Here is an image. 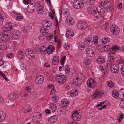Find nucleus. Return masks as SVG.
<instances>
[{
  "label": "nucleus",
  "instance_id": "58",
  "mask_svg": "<svg viewBox=\"0 0 124 124\" xmlns=\"http://www.w3.org/2000/svg\"><path fill=\"white\" fill-rule=\"evenodd\" d=\"M23 17L21 16H18L16 18V19L17 20L21 21Z\"/></svg>",
  "mask_w": 124,
  "mask_h": 124
},
{
  "label": "nucleus",
  "instance_id": "49",
  "mask_svg": "<svg viewBox=\"0 0 124 124\" xmlns=\"http://www.w3.org/2000/svg\"><path fill=\"white\" fill-rule=\"evenodd\" d=\"M66 58V56L62 57L60 61V63L63 66L64 63L65 62V60Z\"/></svg>",
  "mask_w": 124,
  "mask_h": 124
},
{
  "label": "nucleus",
  "instance_id": "22",
  "mask_svg": "<svg viewBox=\"0 0 124 124\" xmlns=\"http://www.w3.org/2000/svg\"><path fill=\"white\" fill-rule=\"evenodd\" d=\"M119 47L116 45H113L112 46L110 47V52H113L115 53L117 50L119 49Z\"/></svg>",
  "mask_w": 124,
  "mask_h": 124
},
{
  "label": "nucleus",
  "instance_id": "1",
  "mask_svg": "<svg viewBox=\"0 0 124 124\" xmlns=\"http://www.w3.org/2000/svg\"><path fill=\"white\" fill-rule=\"evenodd\" d=\"M20 33L19 31L17 30L13 29L11 32H7L6 34L0 35V39L3 41H8L10 39V37L12 38H16V37H20Z\"/></svg>",
  "mask_w": 124,
  "mask_h": 124
},
{
  "label": "nucleus",
  "instance_id": "62",
  "mask_svg": "<svg viewBox=\"0 0 124 124\" xmlns=\"http://www.w3.org/2000/svg\"><path fill=\"white\" fill-rule=\"evenodd\" d=\"M55 92V89L53 88L51 89V91L50 93L51 94H53Z\"/></svg>",
  "mask_w": 124,
  "mask_h": 124
},
{
  "label": "nucleus",
  "instance_id": "17",
  "mask_svg": "<svg viewBox=\"0 0 124 124\" xmlns=\"http://www.w3.org/2000/svg\"><path fill=\"white\" fill-rule=\"evenodd\" d=\"M74 33L72 30H68L66 31V33L65 35L67 38H70L73 35Z\"/></svg>",
  "mask_w": 124,
  "mask_h": 124
},
{
  "label": "nucleus",
  "instance_id": "48",
  "mask_svg": "<svg viewBox=\"0 0 124 124\" xmlns=\"http://www.w3.org/2000/svg\"><path fill=\"white\" fill-rule=\"evenodd\" d=\"M48 49H50V50H51V53H53L54 51L55 50V48L52 45H49L48 47Z\"/></svg>",
  "mask_w": 124,
  "mask_h": 124
},
{
  "label": "nucleus",
  "instance_id": "9",
  "mask_svg": "<svg viewBox=\"0 0 124 124\" xmlns=\"http://www.w3.org/2000/svg\"><path fill=\"white\" fill-rule=\"evenodd\" d=\"M84 41L86 45L88 46H91L93 43L92 38L90 37L85 39Z\"/></svg>",
  "mask_w": 124,
  "mask_h": 124
},
{
  "label": "nucleus",
  "instance_id": "4",
  "mask_svg": "<svg viewBox=\"0 0 124 124\" xmlns=\"http://www.w3.org/2000/svg\"><path fill=\"white\" fill-rule=\"evenodd\" d=\"M56 80L59 83H61L63 84L66 81V77L65 75H62V74H60L57 75L56 77Z\"/></svg>",
  "mask_w": 124,
  "mask_h": 124
},
{
  "label": "nucleus",
  "instance_id": "46",
  "mask_svg": "<svg viewBox=\"0 0 124 124\" xmlns=\"http://www.w3.org/2000/svg\"><path fill=\"white\" fill-rule=\"evenodd\" d=\"M46 49H45L43 47L42 48H41L40 49H39V51H40V52L42 54H45L46 53Z\"/></svg>",
  "mask_w": 124,
  "mask_h": 124
},
{
  "label": "nucleus",
  "instance_id": "55",
  "mask_svg": "<svg viewBox=\"0 0 124 124\" xmlns=\"http://www.w3.org/2000/svg\"><path fill=\"white\" fill-rule=\"evenodd\" d=\"M98 36L96 37V38H93V41L94 42L95 41V42H94V44H96L97 43H98Z\"/></svg>",
  "mask_w": 124,
  "mask_h": 124
},
{
  "label": "nucleus",
  "instance_id": "40",
  "mask_svg": "<svg viewBox=\"0 0 124 124\" xmlns=\"http://www.w3.org/2000/svg\"><path fill=\"white\" fill-rule=\"evenodd\" d=\"M90 61L89 59L87 58H86L84 60V62L85 65H88L90 63Z\"/></svg>",
  "mask_w": 124,
  "mask_h": 124
},
{
  "label": "nucleus",
  "instance_id": "60",
  "mask_svg": "<svg viewBox=\"0 0 124 124\" xmlns=\"http://www.w3.org/2000/svg\"><path fill=\"white\" fill-rule=\"evenodd\" d=\"M23 2L24 4L27 5L29 3V0H23Z\"/></svg>",
  "mask_w": 124,
  "mask_h": 124
},
{
  "label": "nucleus",
  "instance_id": "19",
  "mask_svg": "<svg viewBox=\"0 0 124 124\" xmlns=\"http://www.w3.org/2000/svg\"><path fill=\"white\" fill-rule=\"evenodd\" d=\"M40 32L43 35H47L49 32L48 29H47V28H45L43 27L41 28Z\"/></svg>",
  "mask_w": 124,
  "mask_h": 124
},
{
  "label": "nucleus",
  "instance_id": "20",
  "mask_svg": "<svg viewBox=\"0 0 124 124\" xmlns=\"http://www.w3.org/2000/svg\"><path fill=\"white\" fill-rule=\"evenodd\" d=\"M43 80L44 78L43 77L41 78L40 76H38L35 79V83L36 84H40L42 83Z\"/></svg>",
  "mask_w": 124,
  "mask_h": 124
},
{
  "label": "nucleus",
  "instance_id": "30",
  "mask_svg": "<svg viewBox=\"0 0 124 124\" xmlns=\"http://www.w3.org/2000/svg\"><path fill=\"white\" fill-rule=\"evenodd\" d=\"M85 45L84 43L82 42H79L78 44L79 48L81 50H83L85 47Z\"/></svg>",
  "mask_w": 124,
  "mask_h": 124
},
{
  "label": "nucleus",
  "instance_id": "11",
  "mask_svg": "<svg viewBox=\"0 0 124 124\" xmlns=\"http://www.w3.org/2000/svg\"><path fill=\"white\" fill-rule=\"evenodd\" d=\"M82 78L81 77H77L74 78L73 83L76 85H78L81 83Z\"/></svg>",
  "mask_w": 124,
  "mask_h": 124
},
{
  "label": "nucleus",
  "instance_id": "16",
  "mask_svg": "<svg viewBox=\"0 0 124 124\" xmlns=\"http://www.w3.org/2000/svg\"><path fill=\"white\" fill-rule=\"evenodd\" d=\"M58 117L57 115H54L49 117L48 119V121L50 123H54L56 121Z\"/></svg>",
  "mask_w": 124,
  "mask_h": 124
},
{
  "label": "nucleus",
  "instance_id": "15",
  "mask_svg": "<svg viewBox=\"0 0 124 124\" xmlns=\"http://www.w3.org/2000/svg\"><path fill=\"white\" fill-rule=\"evenodd\" d=\"M103 93L102 92L98 91L93 93L92 96L93 98L96 99L102 96Z\"/></svg>",
  "mask_w": 124,
  "mask_h": 124
},
{
  "label": "nucleus",
  "instance_id": "52",
  "mask_svg": "<svg viewBox=\"0 0 124 124\" xmlns=\"http://www.w3.org/2000/svg\"><path fill=\"white\" fill-rule=\"evenodd\" d=\"M106 9L108 11H111L112 9V6L111 4H109L107 6L106 8Z\"/></svg>",
  "mask_w": 124,
  "mask_h": 124
},
{
  "label": "nucleus",
  "instance_id": "53",
  "mask_svg": "<svg viewBox=\"0 0 124 124\" xmlns=\"http://www.w3.org/2000/svg\"><path fill=\"white\" fill-rule=\"evenodd\" d=\"M59 97L56 95H54L52 97V100L53 101H54V102L56 100L58 99Z\"/></svg>",
  "mask_w": 124,
  "mask_h": 124
},
{
  "label": "nucleus",
  "instance_id": "61",
  "mask_svg": "<svg viewBox=\"0 0 124 124\" xmlns=\"http://www.w3.org/2000/svg\"><path fill=\"white\" fill-rule=\"evenodd\" d=\"M25 89L27 90L28 93H30L31 92V89L29 87H26L25 88Z\"/></svg>",
  "mask_w": 124,
  "mask_h": 124
},
{
  "label": "nucleus",
  "instance_id": "35",
  "mask_svg": "<svg viewBox=\"0 0 124 124\" xmlns=\"http://www.w3.org/2000/svg\"><path fill=\"white\" fill-rule=\"evenodd\" d=\"M97 48L99 51L100 52H102L104 50V45L100 44L98 45L97 46Z\"/></svg>",
  "mask_w": 124,
  "mask_h": 124
},
{
  "label": "nucleus",
  "instance_id": "37",
  "mask_svg": "<svg viewBox=\"0 0 124 124\" xmlns=\"http://www.w3.org/2000/svg\"><path fill=\"white\" fill-rule=\"evenodd\" d=\"M72 92V91L71 92L70 96L71 97L75 96L78 95V92L77 90H76L75 91H73V92Z\"/></svg>",
  "mask_w": 124,
  "mask_h": 124
},
{
  "label": "nucleus",
  "instance_id": "64",
  "mask_svg": "<svg viewBox=\"0 0 124 124\" xmlns=\"http://www.w3.org/2000/svg\"><path fill=\"white\" fill-rule=\"evenodd\" d=\"M40 113L39 112H35L34 113L33 115L34 116H36L37 117L38 116H40Z\"/></svg>",
  "mask_w": 124,
  "mask_h": 124
},
{
  "label": "nucleus",
  "instance_id": "13",
  "mask_svg": "<svg viewBox=\"0 0 124 124\" xmlns=\"http://www.w3.org/2000/svg\"><path fill=\"white\" fill-rule=\"evenodd\" d=\"M35 8L33 4H30L27 8V10L29 13H31L33 12Z\"/></svg>",
  "mask_w": 124,
  "mask_h": 124
},
{
  "label": "nucleus",
  "instance_id": "57",
  "mask_svg": "<svg viewBox=\"0 0 124 124\" xmlns=\"http://www.w3.org/2000/svg\"><path fill=\"white\" fill-rule=\"evenodd\" d=\"M109 24L108 23V22H106L104 26L105 28V29H107L109 28Z\"/></svg>",
  "mask_w": 124,
  "mask_h": 124
},
{
  "label": "nucleus",
  "instance_id": "50",
  "mask_svg": "<svg viewBox=\"0 0 124 124\" xmlns=\"http://www.w3.org/2000/svg\"><path fill=\"white\" fill-rule=\"evenodd\" d=\"M124 101V98H122L121 100L120 101V103L119 104L120 106L123 108H124V102L123 101Z\"/></svg>",
  "mask_w": 124,
  "mask_h": 124
},
{
  "label": "nucleus",
  "instance_id": "10",
  "mask_svg": "<svg viewBox=\"0 0 124 124\" xmlns=\"http://www.w3.org/2000/svg\"><path fill=\"white\" fill-rule=\"evenodd\" d=\"M78 28L80 29H84L87 27V24L86 23L82 21L79 22L77 24Z\"/></svg>",
  "mask_w": 124,
  "mask_h": 124
},
{
  "label": "nucleus",
  "instance_id": "47",
  "mask_svg": "<svg viewBox=\"0 0 124 124\" xmlns=\"http://www.w3.org/2000/svg\"><path fill=\"white\" fill-rule=\"evenodd\" d=\"M32 120L34 123H37L39 121V120H38L36 116H35L33 115L32 117Z\"/></svg>",
  "mask_w": 124,
  "mask_h": 124
},
{
  "label": "nucleus",
  "instance_id": "5",
  "mask_svg": "<svg viewBox=\"0 0 124 124\" xmlns=\"http://www.w3.org/2000/svg\"><path fill=\"white\" fill-rule=\"evenodd\" d=\"M87 85L88 87L92 88H94L96 85V83L94 79H89L86 82Z\"/></svg>",
  "mask_w": 124,
  "mask_h": 124
},
{
  "label": "nucleus",
  "instance_id": "43",
  "mask_svg": "<svg viewBox=\"0 0 124 124\" xmlns=\"http://www.w3.org/2000/svg\"><path fill=\"white\" fill-rule=\"evenodd\" d=\"M107 85L108 86L111 88H113L114 87V85L113 84V82L111 81H108Z\"/></svg>",
  "mask_w": 124,
  "mask_h": 124
},
{
  "label": "nucleus",
  "instance_id": "2",
  "mask_svg": "<svg viewBox=\"0 0 124 124\" xmlns=\"http://www.w3.org/2000/svg\"><path fill=\"white\" fill-rule=\"evenodd\" d=\"M89 13L91 14H94L97 13L99 14H102L105 12V9L103 7H98L96 10L94 8L90 7L88 8Z\"/></svg>",
  "mask_w": 124,
  "mask_h": 124
},
{
  "label": "nucleus",
  "instance_id": "31",
  "mask_svg": "<svg viewBox=\"0 0 124 124\" xmlns=\"http://www.w3.org/2000/svg\"><path fill=\"white\" fill-rule=\"evenodd\" d=\"M73 6L74 8L77 9L81 8L83 7H82L80 5L78 4L77 3L74 1L73 2Z\"/></svg>",
  "mask_w": 124,
  "mask_h": 124
},
{
  "label": "nucleus",
  "instance_id": "3",
  "mask_svg": "<svg viewBox=\"0 0 124 124\" xmlns=\"http://www.w3.org/2000/svg\"><path fill=\"white\" fill-rule=\"evenodd\" d=\"M112 96L115 98L118 96L120 99L124 97V89L120 90L118 93L115 90H113L112 92Z\"/></svg>",
  "mask_w": 124,
  "mask_h": 124
},
{
  "label": "nucleus",
  "instance_id": "39",
  "mask_svg": "<svg viewBox=\"0 0 124 124\" xmlns=\"http://www.w3.org/2000/svg\"><path fill=\"white\" fill-rule=\"evenodd\" d=\"M115 58L112 57L111 56H109L108 57V65L107 66H108V64L110 62H111L113 61L114 60Z\"/></svg>",
  "mask_w": 124,
  "mask_h": 124
},
{
  "label": "nucleus",
  "instance_id": "63",
  "mask_svg": "<svg viewBox=\"0 0 124 124\" xmlns=\"http://www.w3.org/2000/svg\"><path fill=\"white\" fill-rule=\"evenodd\" d=\"M122 6V4L121 3H118V5H117V8L118 9H121Z\"/></svg>",
  "mask_w": 124,
  "mask_h": 124
},
{
  "label": "nucleus",
  "instance_id": "41",
  "mask_svg": "<svg viewBox=\"0 0 124 124\" xmlns=\"http://www.w3.org/2000/svg\"><path fill=\"white\" fill-rule=\"evenodd\" d=\"M65 69L66 72L67 73H69L70 72V68L69 66L66 65L65 67Z\"/></svg>",
  "mask_w": 124,
  "mask_h": 124
},
{
  "label": "nucleus",
  "instance_id": "51",
  "mask_svg": "<svg viewBox=\"0 0 124 124\" xmlns=\"http://www.w3.org/2000/svg\"><path fill=\"white\" fill-rule=\"evenodd\" d=\"M78 115H80L78 113V112L77 111L74 112L71 116V117L73 118V117H75L76 116H78Z\"/></svg>",
  "mask_w": 124,
  "mask_h": 124
},
{
  "label": "nucleus",
  "instance_id": "33",
  "mask_svg": "<svg viewBox=\"0 0 124 124\" xmlns=\"http://www.w3.org/2000/svg\"><path fill=\"white\" fill-rule=\"evenodd\" d=\"M95 2V0H87L86 3L87 5H92L94 4Z\"/></svg>",
  "mask_w": 124,
  "mask_h": 124
},
{
  "label": "nucleus",
  "instance_id": "38",
  "mask_svg": "<svg viewBox=\"0 0 124 124\" xmlns=\"http://www.w3.org/2000/svg\"><path fill=\"white\" fill-rule=\"evenodd\" d=\"M81 117L82 116L80 115H78V116L73 117L72 119L75 121H78L81 119Z\"/></svg>",
  "mask_w": 124,
  "mask_h": 124
},
{
  "label": "nucleus",
  "instance_id": "23",
  "mask_svg": "<svg viewBox=\"0 0 124 124\" xmlns=\"http://www.w3.org/2000/svg\"><path fill=\"white\" fill-rule=\"evenodd\" d=\"M111 70L114 73H117L118 72L119 68L117 64H116L113 68H111Z\"/></svg>",
  "mask_w": 124,
  "mask_h": 124
},
{
  "label": "nucleus",
  "instance_id": "14",
  "mask_svg": "<svg viewBox=\"0 0 124 124\" xmlns=\"http://www.w3.org/2000/svg\"><path fill=\"white\" fill-rule=\"evenodd\" d=\"M52 23L50 21H48L47 20H45L42 23V25L43 27L45 28L46 27H51Z\"/></svg>",
  "mask_w": 124,
  "mask_h": 124
},
{
  "label": "nucleus",
  "instance_id": "6",
  "mask_svg": "<svg viewBox=\"0 0 124 124\" xmlns=\"http://www.w3.org/2000/svg\"><path fill=\"white\" fill-rule=\"evenodd\" d=\"M110 30L112 33L115 35H117L120 31L118 27L114 25L112 26L110 28Z\"/></svg>",
  "mask_w": 124,
  "mask_h": 124
},
{
  "label": "nucleus",
  "instance_id": "45",
  "mask_svg": "<svg viewBox=\"0 0 124 124\" xmlns=\"http://www.w3.org/2000/svg\"><path fill=\"white\" fill-rule=\"evenodd\" d=\"M34 55L35 54L34 53L31 52L29 54V55H28V57L29 58H34Z\"/></svg>",
  "mask_w": 124,
  "mask_h": 124
},
{
  "label": "nucleus",
  "instance_id": "28",
  "mask_svg": "<svg viewBox=\"0 0 124 124\" xmlns=\"http://www.w3.org/2000/svg\"><path fill=\"white\" fill-rule=\"evenodd\" d=\"M48 35L46 36V39L48 41H50L53 39V36L52 33H48L47 34Z\"/></svg>",
  "mask_w": 124,
  "mask_h": 124
},
{
  "label": "nucleus",
  "instance_id": "7",
  "mask_svg": "<svg viewBox=\"0 0 124 124\" xmlns=\"http://www.w3.org/2000/svg\"><path fill=\"white\" fill-rule=\"evenodd\" d=\"M12 28V26L9 24H6L3 27L2 29L3 31L5 33H2L0 34V35H2L3 33L6 34L7 32H10V31Z\"/></svg>",
  "mask_w": 124,
  "mask_h": 124
},
{
  "label": "nucleus",
  "instance_id": "59",
  "mask_svg": "<svg viewBox=\"0 0 124 124\" xmlns=\"http://www.w3.org/2000/svg\"><path fill=\"white\" fill-rule=\"evenodd\" d=\"M107 40L106 37L103 38L102 39V42L104 44H105L107 43Z\"/></svg>",
  "mask_w": 124,
  "mask_h": 124
},
{
  "label": "nucleus",
  "instance_id": "26",
  "mask_svg": "<svg viewBox=\"0 0 124 124\" xmlns=\"http://www.w3.org/2000/svg\"><path fill=\"white\" fill-rule=\"evenodd\" d=\"M97 62L98 63L101 64L105 62V59L103 57H99L97 59Z\"/></svg>",
  "mask_w": 124,
  "mask_h": 124
},
{
  "label": "nucleus",
  "instance_id": "32",
  "mask_svg": "<svg viewBox=\"0 0 124 124\" xmlns=\"http://www.w3.org/2000/svg\"><path fill=\"white\" fill-rule=\"evenodd\" d=\"M50 108L52 109L53 112H54L57 108L56 105L54 104H52L50 106Z\"/></svg>",
  "mask_w": 124,
  "mask_h": 124
},
{
  "label": "nucleus",
  "instance_id": "56",
  "mask_svg": "<svg viewBox=\"0 0 124 124\" xmlns=\"http://www.w3.org/2000/svg\"><path fill=\"white\" fill-rule=\"evenodd\" d=\"M120 70L122 74L124 76V64L122 66Z\"/></svg>",
  "mask_w": 124,
  "mask_h": 124
},
{
  "label": "nucleus",
  "instance_id": "21",
  "mask_svg": "<svg viewBox=\"0 0 124 124\" xmlns=\"http://www.w3.org/2000/svg\"><path fill=\"white\" fill-rule=\"evenodd\" d=\"M66 22L69 25H71L74 24V22L73 19H70L69 17L66 18Z\"/></svg>",
  "mask_w": 124,
  "mask_h": 124
},
{
  "label": "nucleus",
  "instance_id": "44",
  "mask_svg": "<svg viewBox=\"0 0 124 124\" xmlns=\"http://www.w3.org/2000/svg\"><path fill=\"white\" fill-rule=\"evenodd\" d=\"M38 7L39 8L38 9V13L40 14H42V13L44 12L42 9V7H41V6H39Z\"/></svg>",
  "mask_w": 124,
  "mask_h": 124
},
{
  "label": "nucleus",
  "instance_id": "34",
  "mask_svg": "<svg viewBox=\"0 0 124 124\" xmlns=\"http://www.w3.org/2000/svg\"><path fill=\"white\" fill-rule=\"evenodd\" d=\"M7 48L6 45L4 43H0V49L4 50Z\"/></svg>",
  "mask_w": 124,
  "mask_h": 124
},
{
  "label": "nucleus",
  "instance_id": "54",
  "mask_svg": "<svg viewBox=\"0 0 124 124\" xmlns=\"http://www.w3.org/2000/svg\"><path fill=\"white\" fill-rule=\"evenodd\" d=\"M64 48L66 50H68L69 49L70 47V45H68L66 44H64Z\"/></svg>",
  "mask_w": 124,
  "mask_h": 124
},
{
  "label": "nucleus",
  "instance_id": "24",
  "mask_svg": "<svg viewBox=\"0 0 124 124\" xmlns=\"http://www.w3.org/2000/svg\"><path fill=\"white\" fill-rule=\"evenodd\" d=\"M23 111L24 113H26V112H29L31 111V108H29V105H26L23 108Z\"/></svg>",
  "mask_w": 124,
  "mask_h": 124
},
{
  "label": "nucleus",
  "instance_id": "18",
  "mask_svg": "<svg viewBox=\"0 0 124 124\" xmlns=\"http://www.w3.org/2000/svg\"><path fill=\"white\" fill-rule=\"evenodd\" d=\"M6 14L4 12H0V25L3 24V20L6 17Z\"/></svg>",
  "mask_w": 124,
  "mask_h": 124
},
{
  "label": "nucleus",
  "instance_id": "8",
  "mask_svg": "<svg viewBox=\"0 0 124 124\" xmlns=\"http://www.w3.org/2000/svg\"><path fill=\"white\" fill-rule=\"evenodd\" d=\"M95 51V48L94 47H91L87 48L86 53L88 56L91 57L93 56Z\"/></svg>",
  "mask_w": 124,
  "mask_h": 124
},
{
  "label": "nucleus",
  "instance_id": "36",
  "mask_svg": "<svg viewBox=\"0 0 124 124\" xmlns=\"http://www.w3.org/2000/svg\"><path fill=\"white\" fill-rule=\"evenodd\" d=\"M74 1L80 5L82 7H83L84 6V1L83 0H74Z\"/></svg>",
  "mask_w": 124,
  "mask_h": 124
},
{
  "label": "nucleus",
  "instance_id": "29",
  "mask_svg": "<svg viewBox=\"0 0 124 124\" xmlns=\"http://www.w3.org/2000/svg\"><path fill=\"white\" fill-rule=\"evenodd\" d=\"M6 117V115L5 113L2 111H0V120H4Z\"/></svg>",
  "mask_w": 124,
  "mask_h": 124
},
{
  "label": "nucleus",
  "instance_id": "42",
  "mask_svg": "<svg viewBox=\"0 0 124 124\" xmlns=\"http://www.w3.org/2000/svg\"><path fill=\"white\" fill-rule=\"evenodd\" d=\"M110 46L109 45H104V50L108 51L109 52H110Z\"/></svg>",
  "mask_w": 124,
  "mask_h": 124
},
{
  "label": "nucleus",
  "instance_id": "25",
  "mask_svg": "<svg viewBox=\"0 0 124 124\" xmlns=\"http://www.w3.org/2000/svg\"><path fill=\"white\" fill-rule=\"evenodd\" d=\"M23 51H24L23 50L21 49L18 51L17 53L18 57L23 59L24 58V53Z\"/></svg>",
  "mask_w": 124,
  "mask_h": 124
},
{
  "label": "nucleus",
  "instance_id": "12",
  "mask_svg": "<svg viewBox=\"0 0 124 124\" xmlns=\"http://www.w3.org/2000/svg\"><path fill=\"white\" fill-rule=\"evenodd\" d=\"M18 97L17 94L14 95L13 93L10 94L8 96V99L9 101H8V102H11V101H14Z\"/></svg>",
  "mask_w": 124,
  "mask_h": 124
},
{
  "label": "nucleus",
  "instance_id": "27",
  "mask_svg": "<svg viewBox=\"0 0 124 124\" xmlns=\"http://www.w3.org/2000/svg\"><path fill=\"white\" fill-rule=\"evenodd\" d=\"M99 3L101 5L105 6L109 3V2L107 0H100Z\"/></svg>",
  "mask_w": 124,
  "mask_h": 124
}]
</instances>
